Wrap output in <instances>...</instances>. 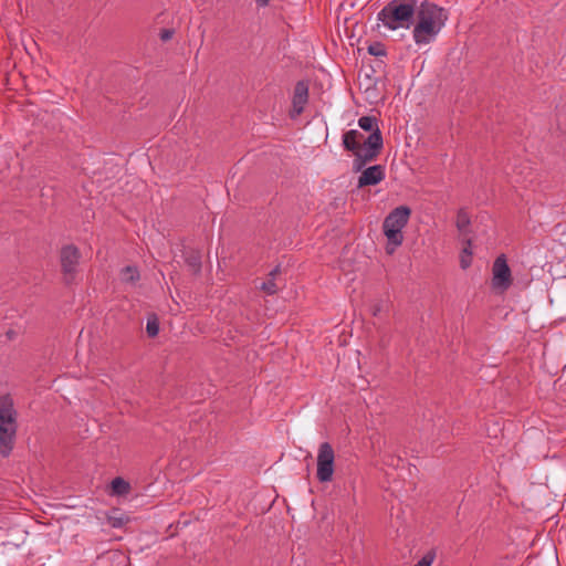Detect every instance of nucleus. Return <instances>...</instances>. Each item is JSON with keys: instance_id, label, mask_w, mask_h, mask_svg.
Instances as JSON below:
<instances>
[{"instance_id": "obj_3", "label": "nucleus", "mask_w": 566, "mask_h": 566, "mask_svg": "<svg viewBox=\"0 0 566 566\" xmlns=\"http://www.w3.org/2000/svg\"><path fill=\"white\" fill-rule=\"evenodd\" d=\"M17 434V411L10 396L0 397V454L8 457Z\"/></svg>"}, {"instance_id": "obj_12", "label": "nucleus", "mask_w": 566, "mask_h": 566, "mask_svg": "<svg viewBox=\"0 0 566 566\" xmlns=\"http://www.w3.org/2000/svg\"><path fill=\"white\" fill-rule=\"evenodd\" d=\"M308 98V87L304 82H298L295 85L294 94H293V112L292 116H298L303 109Z\"/></svg>"}, {"instance_id": "obj_6", "label": "nucleus", "mask_w": 566, "mask_h": 566, "mask_svg": "<svg viewBox=\"0 0 566 566\" xmlns=\"http://www.w3.org/2000/svg\"><path fill=\"white\" fill-rule=\"evenodd\" d=\"M381 147L382 137L379 128H376L368 138L364 140L361 149L358 151V159H361V163L357 165V169H360L366 161L373 160Z\"/></svg>"}, {"instance_id": "obj_8", "label": "nucleus", "mask_w": 566, "mask_h": 566, "mask_svg": "<svg viewBox=\"0 0 566 566\" xmlns=\"http://www.w3.org/2000/svg\"><path fill=\"white\" fill-rule=\"evenodd\" d=\"M361 140H364V135L357 129H350L343 135V146L355 155L354 166L356 169L357 165L361 163V159H358V151L361 149Z\"/></svg>"}, {"instance_id": "obj_15", "label": "nucleus", "mask_w": 566, "mask_h": 566, "mask_svg": "<svg viewBox=\"0 0 566 566\" xmlns=\"http://www.w3.org/2000/svg\"><path fill=\"white\" fill-rule=\"evenodd\" d=\"M270 280L268 283H272L274 281H287L291 279L289 275V270L286 268H282L280 264L274 266L269 272Z\"/></svg>"}, {"instance_id": "obj_16", "label": "nucleus", "mask_w": 566, "mask_h": 566, "mask_svg": "<svg viewBox=\"0 0 566 566\" xmlns=\"http://www.w3.org/2000/svg\"><path fill=\"white\" fill-rule=\"evenodd\" d=\"M112 491L116 495H125L129 492L130 485L123 478H115L112 483Z\"/></svg>"}, {"instance_id": "obj_19", "label": "nucleus", "mask_w": 566, "mask_h": 566, "mask_svg": "<svg viewBox=\"0 0 566 566\" xmlns=\"http://www.w3.org/2000/svg\"><path fill=\"white\" fill-rule=\"evenodd\" d=\"M146 331L149 337H155L159 333V324L157 318L154 316L153 318H148Z\"/></svg>"}, {"instance_id": "obj_5", "label": "nucleus", "mask_w": 566, "mask_h": 566, "mask_svg": "<svg viewBox=\"0 0 566 566\" xmlns=\"http://www.w3.org/2000/svg\"><path fill=\"white\" fill-rule=\"evenodd\" d=\"M335 453L328 442H323L317 452V480L322 483L331 482L334 474Z\"/></svg>"}, {"instance_id": "obj_22", "label": "nucleus", "mask_w": 566, "mask_h": 566, "mask_svg": "<svg viewBox=\"0 0 566 566\" xmlns=\"http://www.w3.org/2000/svg\"><path fill=\"white\" fill-rule=\"evenodd\" d=\"M436 557V553L433 551L428 552L422 556V558L415 566H431Z\"/></svg>"}, {"instance_id": "obj_25", "label": "nucleus", "mask_w": 566, "mask_h": 566, "mask_svg": "<svg viewBox=\"0 0 566 566\" xmlns=\"http://www.w3.org/2000/svg\"><path fill=\"white\" fill-rule=\"evenodd\" d=\"M255 1H256V3H258L260 7H265V6H268V3H269V1H270V0H255Z\"/></svg>"}, {"instance_id": "obj_7", "label": "nucleus", "mask_w": 566, "mask_h": 566, "mask_svg": "<svg viewBox=\"0 0 566 566\" xmlns=\"http://www.w3.org/2000/svg\"><path fill=\"white\" fill-rule=\"evenodd\" d=\"M80 251L74 245H65L61 250V266L65 274H71L75 271L80 262Z\"/></svg>"}, {"instance_id": "obj_26", "label": "nucleus", "mask_w": 566, "mask_h": 566, "mask_svg": "<svg viewBox=\"0 0 566 566\" xmlns=\"http://www.w3.org/2000/svg\"><path fill=\"white\" fill-rule=\"evenodd\" d=\"M497 286H499V287H501V291H500V292L502 293V292L504 291V287H506L507 285L500 284V285H497Z\"/></svg>"}, {"instance_id": "obj_18", "label": "nucleus", "mask_w": 566, "mask_h": 566, "mask_svg": "<svg viewBox=\"0 0 566 566\" xmlns=\"http://www.w3.org/2000/svg\"><path fill=\"white\" fill-rule=\"evenodd\" d=\"M358 126L363 130L370 132V133H373L376 128H378L377 120L374 116H361L358 119Z\"/></svg>"}, {"instance_id": "obj_17", "label": "nucleus", "mask_w": 566, "mask_h": 566, "mask_svg": "<svg viewBox=\"0 0 566 566\" xmlns=\"http://www.w3.org/2000/svg\"><path fill=\"white\" fill-rule=\"evenodd\" d=\"M120 280L123 283H129L136 280H139L138 271L135 266H126L120 272Z\"/></svg>"}, {"instance_id": "obj_20", "label": "nucleus", "mask_w": 566, "mask_h": 566, "mask_svg": "<svg viewBox=\"0 0 566 566\" xmlns=\"http://www.w3.org/2000/svg\"><path fill=\"white\" fill-rule=\"evenodd\" d=\"M368 53L374 56H384L386 54V50L381 43L375 42L368 46Z\"/></svg>"}, {"instance_id": "obj_1", "label": "nucleus", "mask_w": 566, "mask_h": 566, "mask_svg": "<svg viewBox=\"0 0 566 566\" xmlns=\"http://www.w3.org/2000/svg\"><path fill=\"white\" fill-rule=\"evenodd\" d=\"M448 15L443 8L423 1L417 6L412 38L417 45H427L434 41L446 24Z\"/></svg>"}, {"instance_id": "obj_14", "label": "nucleus", "mask_w": 566, "mask_h": 566, "mask_svg": "<svg viewBox=\"0 0 566 566\" xmlns=\"http://www.w3.org/2000/svg\"><path fill=\"white\" fill-rule=\"evenodd\" d=\"M470 226V217L464 210H460L457 216V228L463 238H468L467 234L469 232Z\"/></svg>"}, {"instance_id": "obj_23", "label": "nucleus", "mask_w": 566, "mask_h": 566, "mask_svg": "<svg viewBox=\"0 0 566 566\" xmlns=\"http://www.w3.org/2000/svg\"><path fill=\"white\" fill-rule=\"evenodd\" d=\"M261 289L266 293V294H274L277 292V285H261Z\"/></svg>"}, {"instance_id": "obj_24", "label": "nucleus", "mask_w": 566, "mask_h": 566, "mask_svg": "<svg viewBox=\"0 0 566 566\" xmlns=\"http://www.w3.org/2000/svg\"><path fill=\"white\" fill-rule=\"evenodd\" d=\"M171 36H172V31H170V30H164V31L161 32V39H163L164 41L169 40Z\"/></svg>"}, {"instance_id": "obj_9", "label": "nucleus", "mask_w": 566, "mask_h": 566, "mask_svg": "<svg viewBox=\"0 0 566 566\" xmlns=\"http://www.w3.org/2000/svg\"><path fill=\"white\" fill-rule=\"evenodd\" d=\"M493 283H511V269L504 254L499 255L492 266Z\"/></svg>"}, {"instance_id": "obj_13", "label": "nucleus", "mask_w": 566, "mask_h": 566, "mask_svg": "<svg viewBox=\"0 0 566 566\" xmlns=\"http://www.w3.org/2000/svg\"><path fill=\"white\" fill-rule=\"evenodd\" d=\"M462 249L460 253V266L463 270H467L472 263V240L470 238L462 239Z\"/></svg>"}, {"instance_id": "obj_2", "label": "nucleus", "mask_w": 566, "mask_h": 566, "mask_svg": "<svg viewBox=\"0 0 566 566\" xmlns=\"http://www.w3.org/2000/svg\"><path fill=\"white\" fill-rule=\"evenodd\" d=\"M416 0H392L377 14V19L388 30L409 29L415 23Z\"/></svg>"}, {"instance_id": "obj_4", "label": "nucleus", "mask_w": 566, "mask_h": 566, "mask_svg": "<svg viewBox=\"0 0 566 566\" xmlns=\"http://www.w3.org/2000/svg\"><path fill=\"white\" fill-rule=\"evenodd\" d=\"M409 217L410 209L405 206L397 207L386 217L382 228L388 240V253H392L402 243V229L408 223Z\"/></svg>"}, {"instance_id": "obj_10", "label": "nucleus", "mask_w": 566, "mask_h": 566, "mask_svg": "<svg viewBox=\"0 0 566 566\" xmlns=\"http://www.w3.org/2000/svg\"><path fill=\"white\" fill-rule=\"evenodd\" d=\"M179 252L180 254L175 253V259H182L191 272H198L200 270L202 254L199 250L191 247H184Z\"/></svg>"}, {"instance_id": "obj_21", "label": "nucleus", "mask_w": 566, "mask_h": 566, "mask_svg": "<svg viewBox=\"0 0 566 566\" xmlns=\"http://www.w3.org/2000/svg\"><path fill=\"white\" fill-rule=\"evenodd\" d=\"M107 522L112 527L118 528L125 524L126 518L123 515L114 514V515H108Z\"/></svg>"}, {"instance_id": "obj_11", "label": "nucleus", "mask_w": 566, "mask_h": 566, "mask_svg": "<svg viewBox=\"0 0 566 566\" xmlns=\"http://www.w3.org/2000/svg\"><path fill=\"white\" fill-rule=\"evenodd\" d=\"M385 177L380 165H375L365 169L358 178V187L374 186L379 184Z\"/></svg>"}]
</instances>
